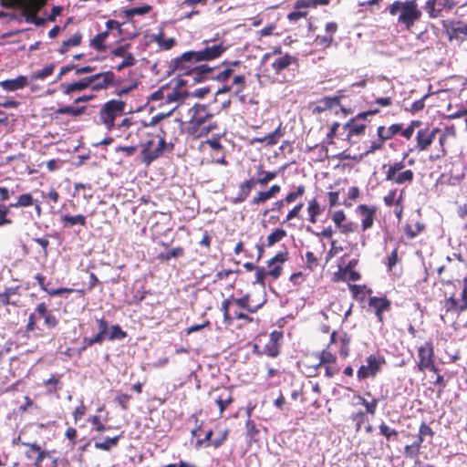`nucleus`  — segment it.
Wrapping results in <instances>:
<instances>
[{
	"label": "nucleus",
	"mask_w": 467,
	"mask_h": 467,
	"mask_svg": "<svg viewBox=\"0 0 467 467\" xmlns=\"http://www.w3.org/2000/svg\"><path fill=\"white\" fill-rule=\"evenodd\" d=\"M206 47L199 51H188L174 60L175 70L179 75L188 76L194 81L209 74L212 69L206 66L195 67L192 63L208 61L221 57L227 49L223 43L211 40L204 41Z\"/></svg>",
	"instance_id": "f257e3e1"
},
{
	"label": "nucleus",
	"mask_w": 467,
	"mask_h": 467,
	"mask_svg": "<svg viewBox=\"0 0 467 467\" xmlns=\"http://www.w3.org/2000/svg\"><path fill=\"white\" fill-rule=\"evenodd\" d=\"M213 114L207 105L195 104L188 110V133L195 138L207 136L218 129Z\"/></svg>",
	"instance_id": "f03ea898"
},
{
	"label": "nucleus",
	"mask_w": 467,
	"mask_h": 467,
	"mask_svg": "<svg viewBox=\"0 0 467 467\" xmlns=\"http://www.w3.org/2000/svg\"><path fill=\"white\" fill-rule=\"evenodd\" d=\"M389 12L391 16H396L398 23L404 25L407 29H410L421 16L415 0L395 1L389 6Z\"/></svg>",
	"instance_id": "7ed1b4c3"
},
{
	"label": "nucleus",
	"mask_w": 467,
	"mask_h": 467,
	"mask_svg": "<svg viewBox=\"0 0 467 467\" xmlns=\"http://www.w3.org/2000/svg\"><path fill=\"white\" fill-rule=\"evenodd\" d=\"M5 6H17L26 14V22L37 26L45 24V19L36 16L38 10L45 5V0H4Z\"/></svg>",
	"instance_id": "20e7f679"
},
{
	"label": "nucleus",
	"mask_w": 467,
	"mask_h": 467,
	"mask_svg": "<svg viewBox=\"0 0 467 467\" xmlns=\"http://www.w3.org/2000/svg\"><path fill=\"white\" fill-rule=\"evenodd\" d=\"M125 110V103L121 100L111 99L106 102L99 111V121L108 130L115 127V119Z\"/></svg>",
	"instance_id": "39448f33"
},
{
	"label": "nucleus",
	"mask_w": 467,
	"mask_h": 467,
	"mask_svg": "<svg viewBox=\"0 0 467 467\" xmlns=\"http://www.w3.org/2000/svg\"><path fill=\"white\" fill-rule=\"evenodd\" d=\"M271 60L270 67L274 73L279 74L296 62V58L289 54H283L280 49L274 50L263 56L262 61Z\"/></svg>",
	"instance_id": "423d86ee"
},
{
	"label": "nucleus",
	"mask_w": 467,
	"mask_h": 467,
	"mask_svg": "<svg viewBox=\"0 0 467 467\" xmlns=\"http://www.w3.org/2000/svg\"><path fill=\"white\" fill-rule=\"evenodd\" d=\"M27 450L26 451L28 459L35 461L36 467H57L56 461L47 451H43L36 443H23Z\"/></svg>",
	"instance_id": "0eeeda50"
},
{
	"label": "nucleus",
	"mask_w": 467,
	"mask_h": 467,
	"mask_svg": "<svg viewBox=\"0 0 467 467\" xmlns=\"http://www.w3.org/2000/svg\"><path fill=\"white\" fill-rule=\"evenodd\" d=\"M385 364V358L379 355L368 356L365 363L359 367L357 371V377L359 380L368 378H375L381 370L382 366Z\"/></svg>",
	"instance_id": "6e6552de"
},
{
	"label": "nucleus",
	"mask_w": 467,
	"mask_h": 467,
	"mask_svg": "<svg viewBox=\"0 0 467 467\" xmlns=\"http://www.w3.org/2000/svg\"><path fill=\"white\" fill-rule=\"evenodd\" d=\"M441 304L445 309L446 314H461L467 310V276L462 280V291L461 294V298H456L454 296H451L448 298H445Z\"/></svg>",
	"instance_id": "1a4fd4ad"
},
{
	"label": "nucleus",
	"mask_w": 467,
	"mask_h": 467,
	"mask_svg": "<svg viewBox=\"0 0 467 467\" xmlns=\"http://www.w3.org/2000/svg\"><path fill=\"white\" fill-rule=\"evenodd\" d=\"M434 351L433 345L431 342H425L418 348V361L417 366L420 371H425L427 369L437 372L433 360Z\"/></svg>",
	"instance_id": "9d476101"
},
{
	"label": "nucleus",
	"mask_w": 467,
	"mask_h": 467,
	"mask_svg": "<svg viewBox=\"0 0 467 467\" xmlns=\"http://www.w3.org/2000/svg\"><path fill=\"white\" fill-rule=\"evenodd\" d=\"M165 144L164 137H160L157 143H155L154 140H147L142 144L141 154L143 161L149 164L153 160L160 157L164 150Z\"/></svg>",
	"instance_id": "9b49d317"
},
{
	"label": "nucleus",
	"mask_w": 467,
	"mask_h": 467,
	"mask_svg": "<svg viewBox=\"0 0 467 467\" xmlns=\"http://www.w3.org/2000/svg\"><path fill=\"white\" fill-rule=\"evenodd\" d=\"M440 131L438 128L435 129H421L416 134V146L415 150L418 151L427 150L432 144L436 134Z\"/></svg>",
	"instance_id": "f8f14e48"
},
{
	"label": "nucleus",
	"mask_w": 467,
	"mask_h": 467,
	"mask_svg": "<svg viewBox=\"0 0 467 467\" xmlns=\"http://www.w3.org/2000/svg\"><path fill=\"white\" fill-rule=\"evenodd\" d=\"M332 221L339 232L344 234L354 233L358 228L357 223L347 220L346 214L342 210L336 211L332 214Z\"/></svg>",
	"instance_id": "ddd939ff"
},
{
	"label": "nucleus",
	"mask_w": 467,
	"mask_h": 467,
	"mask_svg": "<svg viewBox=\"0 0 467 467\" xmlns=\"http://www.w3.org/2000/svg\"><path fill=\"white\" fill-rule=\"evenodd\" d=\"M357 213H358L361 217L362 231L365 232L373 226L376 215L375 207L360 204L357 207Z\"/></svg>",
	"instance_id": "4468645a"
},
{
	"label": "nucleus",
	"mask_w": 467,
	"mask_h": 467,
	"mask_svg": "<svg viewBox=\"0 0 467 467\" xmlns=\"http://www.w3.org/2000/svg\"><path fill=\"white\" fill-rule=\"evenodd\" d=\"M92 79L89 77L83 78L73 83H62L59 86L60 91L65 95H70L73 92H80L91 86Z\"/></svg>",
	"instance_id": "2eb2a0df"
},
{
	"label": "nucleus",
	"mask_w": 467,
	"mask_h": 467,
	"mask_svg": "<svg viewBox=\"0 0 467 467\" xmlns=\"http://www.w3.org/2000/svg\"><path fill=\"white\" fill-rule=\"evenodd\" d=\"M186 96H187V92L181 88H176L171 89V88L166 87V91L164 94V97H165L164 101L168 104H175L172 107V109L170 110V113H171L176 109V107L178 106L179 103L183 101V99L186 98Z\"/></svg>",
	"instance_id": "dca6fc26"
},
{
	"label": "nucleus",
	"mask_w": 467,
	"mask_h": 467,
	"mask_svg": "<svg viewBox=\"0 0 467 467\" xmlns=\"http://www.w3.org/2000/svg\"><path fill=\"white\" fill-rule=\"evenodd\" d=\"M89 78L92 79L91 86L93 90L105 88L114 81V74L111 71L95 74Z\"/></svg>",
	"instance_id": "f3484780"
},
{
	"label": "nucleus",
	"mask_w": 467,
	"mask_h": 467,
	"mask_svg": "<svg viewBox=\"0 0 467 467\" xmlns=\"http://www.w3.org/2000/svg\"><path fill=\"white\" fill-rule=\"evenodd\" d=\"M286 260L285 253H279L271 258L267 265L269 267V271L267 275L272 276L274 279H276L280 276L282 271V265Z\"/></svg>",
	"instance_id": "a211bd4d"
},
{
	"label": "nucleus",
	"mask_w": 467,
	"mask_h": 467,
	"mask_svg": "<svg viewBox=\"0 0 467 467\" xmlns=\"http://www.w3.org/2000/svg\"><path fill=\"white\" fill-rule=\"evenodd\" d=\"M446 32L451 39H463L467 37V25L461 22H451L446 25Z\"/></svg>",
	"instance_id": "6ab92c4d"
},
{
	"label": "nucleus",
	"mask_w": 467,
	"mask_h": 467,
	"mask_svg": "<svg viewBox=\"0 0 467 467\" xmlns=\"http://www.w3.org/2000/svg\"><path fill=\"white\" fill-rule=\"evenodd\" d=\"M369 307L373 308L379 321H382V314L388 311L390 302L385 297L371 296L368 300Z\"/></svg>",
	"instance_id": "aec40b11"
},
{
	"label": "nucleus",
	"mask_w": 467,
	"mask_h": 467,
	"mask_svg": "<svg viewBox=\"0 0 467 467\" xmlns=\"http://www.w3.org/2000/svg\"><path fill=\"white\" fill-rule=\"evenodd\" d=\"M37 318H44L45 325L47 327H55L57 325V320L51 313L47 311L45 303H40L35 309Z\"/></svg>",
	"instance_id": "412c9836"
},
{
	"label": "nucleus",
	"mask_w": 467,
	"mask_h": 467,
	"mask_svg": "<svg viewBox=\"0 0 467 467\" xmlns=\"http://www.w3.org/2000/svg\"><path fill=\"white\" fill-rule=\"evenodd\" d=\"M339 344V353L343 358L348 356L350 337L347 334L337 336L336 332L331 334V344Z\"/></svg>",
	"instance_id": "4be33fe9"
},
{
	"label": "nucleus",
	"mask_w": 467,
	"mask_h": 467,
	"mask_svg": "<svg viewBox=\"0 0 467 467\" xmlns=\"http://www.w3.org/2000/svg\"><path fill=\"white\" fill-rule=\"evenodd\" d=\"M27 78L24 76H19L14 79L0 81V87L8 91H15L23 88L24 87L27 86Z\"/></svg>",
	"instance_id": "5701e85b"
},
{
	"label": "nucleus",
	"mask_w": 467,
	"mask_h": 467,
	"mask_svg": "<svg viewBox=\"0 0 467 467\" xmlns=\"http://www.w3.org/2000/svg\"><path fill=\"white\" fill-rule=\"evenodd\" d=\"M414 178L411 170H405L403 171L396 172L394 174H386V180L393 182L397 184H405L412 182Z\"/></svg>",
	"instance_id": "b1692460"
},
{
	"label": "nucleus",
	"mask_w": 467,
	"mask_h": 467,
	"mask_svg": "<svg viewBox=\"0 0 467 467\" xmlns=\"http://www.w3.org/2000/svg\"><path fill=\"white\" fill-rule=\"evenodd\" d=\"M402 129L401 124H392L389 128H385L384 126H379L377 130L378 137L381 138L384 141L391 139L397 133H399Z\"/></svg>",
	"instance_id": "393cba45"
},
{
	"label": "nucleus",
	"mask_w": 467,
	"mask_h": 467,
	"mask_svg": "<svg viewBox=\"0 0 467 467\" xmlns=\"http://www.w3.org/2000/svg\"><path fill=\"white\" fill-rule=\"evenodd\" d=\"M322 213H323V209L321 208L317 198H313L308 201L307 213H308V221L310 223H316L317 222V217Z\"/></svg>",
	"instance_id": "a878e982"
},
{
	"label": "nucleus",
	"mask_w": 467,
	"mask_h": 467,
	"mask_svg": "<svg viewBox=\"0 0 467 467\" xmlns=\"http://www.w3.org/2000/svg\"><path fill=\"white\" fill-rule=\"evenodd\" d=\"M215 402L219 407L220 414L233 402L232 393L228 389H223L215 399Z\"/></svg>",
	"instance_id": "bb28decb"
},
{
	"label": "nucleus",
	"mask_w": 467,
	"mask_h": 467,
	"mask_svg": "<svg viewBox=\"0 0 467 467\" xmlns=\"http://www.w3.org/2000/svg\"><path fill=\"white\" fill-rule=\"evenodd\" d=\"M61 221L63 223V226L66 228L72 227L77 224H79L82 226L86 225V217L82 214H78V215L66 214V215L62 216Z\"/></svg>",
	"instance_id": "cd10ccee"
},
{
	"label": "nucleus",
	"mask_w": 467,
	"mask_h": 467,
	"mask_svg": "<svg viewBox=\"0 0 467 467\" xmlns=\"http://www.w3.org/2000/svg\"><path fill=\"white\" fill-rule=\"evenodd\" d=\"M345 129L348 130V136H359L364 134L366 130V124L358 123L354 119L349 120L346 125Z\"/></svg>",
	"instance_id": "c85d7f7f"
},
{
	"label": "nucleus",
	"mask_w": 467,
	"mask_h": 467,
	"mask_svg": "<svg viewBox=\"0 0 467 467\" xmlns=\"http://www.w3.org/2000/svg\"><path fill=\"white\" fill-rule=\"evenodd\" d=\"M360 278L359 273L353 270L351 267L347 266L343 270H340L337 274H336L337 280H350L357 281Z\"/></svg>",
	"instance_id": "c756f323"
},
{
	"label": "nucleus",
	"mask_w": 467,
	"mask_h": 467,
	"mask_svg": "<svg viewBox=\"0 0 467 467\" xmlns=\"http://www.w3.org/2000/svg\"><path fill=\"white\" fill-rule=\"evenodd\" d=\"M265 302V301L264 300L263 302H261L255 306H251L250 305V297L248 295H245L244 296H243L241 298L234 299V303L237 306L247 309L251 313L256 312L264 305Z\"/></svg>",
	"instance_id": "7c9ffc66"
},
{
	"label": "nucleus",
	"mask_w": 467,
	"mask_h": 467,
	"mask_svg": "<svg viewBox=\"0 0 467 467\" xmlns=\"http://www.w3.org/2000/svg\"><path fill=\"white\" fill-rule=\"evenodd\" d=\"M341 96L336 97H325L319 101V105L317 107L318 111L331 109L334 106H337L340 103Z\"/></svg>",
	"instance_id": "2f4dec72"
},
{
	"label": "nucleus",
	"mask_w": 467,
	"mask_h": 467,
	"mask_svg": "<svg viewBox=\"0 0 467 467\" xmlns=\"http://www.w3.org/2000/svg\"><path fill=\"white\" fill-rule=\"evenodd\" d=\"M358 400V403L363 405L366 408V412L371 415H375L377 407L379 404V400L374 398L371 401L366 400L363 397L360 395H357L354 397Z\"/></svg>",
	"instance_id": "473e14b6"
},
{
	"label": "nucleus",
	"mask_w": 467,
	"mask_h": 467,
	"mask_svg": "<svg viewBox=\"0 0 467 467\" xmlns=\"http://www.w3.org/2000/svg\"><path fill=\"white\" fill-rule=\"evenodd\" d=\"M286 236V231L282 228L275 229L266 239V245L273 246L275 244L280 242Z\"/></svg>",
	"instance_id": "72a5a7b5"
},
{
	"label": "nucleus",
	"mask_w": 467,
	"mask_h": 467,
	"mask_svg": "<svg viewBox=\"0 0 467 467\" xmlns=\"http://www.w3.org/2000/svg\"><path fill=\"white\" fill-rule=\"evenodd\" d=\"M34 199L31 193H24L17 197L16 202L10 203L9 207L12 208H20V207H29L33 205Z\"/></svg>",
	"instance_id": "f704fd0d"
},
{
	"label": "nucleus",
	"mask_w": 467,
	"mask_h": 467,
	"mask_svg": "<svg viewBox=\"0 0 467 467\" xmlns=\"http://www.w3.org/2000/svg\"><path fill=\"white\" fill-rule=\"evenodd\" d=\"M85 109H86L85 107L75 108V107H71V106H65V107H61V108L57 109L55 111V114L56 115L69 114L71 116L78 117L85 111Z\"/></svg>",
	"instance_id": "c9c22d12"
},
{
	"label": "nucleus",
	"mask_w": 467,
	"mask_h": 467,
	"mask_svg": "<svg viewBox=\"0 0 467 467\" xmlns=\"http://www.w3.org/2000/svg\"><path fill=\"white\" fill-rule=\"evenodd\" d=\"M54 69H55V65L52 63L48 64V65L45 66L42 69L33 72L31 75V78L33 80L45 79L46 78H47L48 76H50L53 73Z\"/></svg>",
	"instance_id": "e433bc0d"
},
{
	"label": "nucleus",
	"mask_w": 467,
	"mask_h": 467,
	"mask_svg": "<svg viewBox=\"0 0 467 467\" xmlns=\"http://www.w3.org/2000/svg\"><path fill=\"white\" fill-rule=\"evenodd\" d=\"M109 36L108 31L98 34L91 41V46L99 51L105 49V41Z\"/></svg>",
	"instance_id": "4c0bfd02"
},
{
	"label": "nucleus",
	"mask_w": 467,
	"mask_h": 467,
	"mask_svg": "<svg viewBox=\"0 0 467 467\" xmlns=\"http://www.w3.org/2000/svg\"><path fill=\"white\" fill-rule=\"evenodd\" d=\"M126 332H124L119 325L112 326L110 328H109L107 333V337L109 340L122 339L126 337Z\"/></svg>",
	"instance_id": "58836bf2"
},
{
	"label": "nucleus",
	"mask_w": 467,
	"mask_h": 467,
	"mask_svg": "<svg viewBox=\"0 0 467 467\" xmlns=\"http://www.w3.org/2000/svg\"><path fill=\"white\" fill-rule=\"evenodd\" d=\"M119 439V436H115L113 438H108L104 441L95 442L94 446H95V448L99 449V450L109 451L112 447L117 445Z\"/></svg>",
	"instance_id": "ea45409f"
},
{
	"label": "nucleus",
	"mask_w": 467,
	"mask_h": 467,
	"mask_svg": "<svg viewBox=\"0 0 467 467\" xmlns=\"http://www.w3.org/2000/svg\"><path fill=\"white\" fill-rule=\"evenodd\" d=\"M284 135V132L281 129V124L271 133L265 136V139L266 140L267 145H275L278 142L280 138Z\"/></svg>",
	"instance_id": "a19ab883"
},
{
	"label": "nucleus",
	"mask_w": 467,
	"mask_h": 467,
	"mask_svg": "<svg viewBox=\"0 0 467 467\" xmlns=\"http://www.w3.org/2000/svg\"><path fill=\"white\" fill-rule=\"evenodd\" d=\"M15 295V288H7L5 292L0 293V303L4 306L16 305V301L12 299V296Z\"/></svg>",
	"instance_id": "79ce46f5"
},
{
	"label": "nucleus",
	"mask_w": 467,
	"mask_h": 467,
	"mask_svg": "<svg viewBox=\"0 0 467 467\" xmlns=\"http://www.w3.org/2000/svg\"><path fill=\"white\" fill-rule=\"evenodd\" d=\"M306 192V188L304 185H299L296 188L295 191L290 192L285 198V203L294 202L299 197H302Z\"/></svg>",
	"instance_id": "37998d69"
},
{
	"label": "nucleus",
	"mask_w": 467,
	"mask_h": 467,
	"mask_svg": "<svg viewBox=\"0 0 467 467\" xmlns=\"http://www.w3.org/2000/svg\"><path fill=\"white\" fill-rule=\"evenodd\" d=\"M258 174L260 177L257 179V183L261 185H266L270 181L274 180L277 176L276 171H260Z\"/></svg>",
	"instance_id": "c03bdc74"
},
{
	"label": "nucleus",
	"mask_w": 467,
	"mask_h": 467,
	"mask_svg": "<svg viewBox=\"0 0 467 467\" xmlns=\"http://www.w3.org/2000/svg\"><path fill=\"white\" fill-rule=\"evenodd\" d=\"M124 128H127L130 130V132L127 135V138H129V136L131 134L132 131L139 130V127H138L137 123L134 122L131 118L123 119L122 121L120 122V124L118 125V130H121Z\"/></svg>",
	"instance_id": "a18cd8bd"
},
{
	"label": "nucleus",
	"mask_w": 467,
	"mask_h": 467,
	"mask_svg": "<svg viewBox=\"0 0 467 467\" xmlns=\"http://www.w3.org/2000/svg\"><path fill=\"white\" fill-rule=\"evenodd\" d=\"M436 0H428L424 5V10L432 18L439 16L441 10L435 7Z\"/></svg>",
	"instance_id": "49530a36"
},
{
	"label": "nucleus",
	"mask_w": 467,
	"mask_h": 467,
	"mask_svg": "<svg viewBox=\"0 0 467 467\" xmlns=\"http://www.w3.org/2000/svg\"><path fill=\"white\" fill-rule=\"evenodd\" d=\"M422 230H423V225L419 223H416L414 224H408L405 228L407 236H409L410 238L415 237Z\"/></svg>",
	"instance_id": "de8ad7c7"
},
{
	"label": "nucleus",
	"mask_w": 467,
	"mask_h": 467,
	"mask_svg": "<svg viewBox=\"0 0 467 467\" xmlns=\"http://www.w3.org/2000/svg\"><path fill=\"white\" fill-rule=\"evenodd\" d=\"M383 144L384 140L379 137L378 140L370 141L369 144L367 146L365 155L371 154L376 150H380L383 147Z\"/></svg>",
	"instance_id": "09e8293b"
},
{
	"label": "nucleus",
	"mask_w": 467,
	"mask_h": 467,
	"mask_svg": "<svg viewBox=\"0 0 467 467\" xmlns=\"http://www.w3.org/2000/svg\"><path fill=\"white\" fill-rule=\"evenodd\" d=\"M136 59L133 57L132 54H128L127 56L123 57V60L117 66H115V68L118 71L122 70L124 67H131L135 64Z\"/></svg>",
	"instance_id": "8fccbe9b"
},
{
	"label": "nucleus",
	"mask_w": 467,
	"mask_h": 467,
	"mask_svg": "<svg viewBox=\"0 0 467 467\" xmlns=\"http://www.w3.org/2000/svg\"><path fill=\"white\" fill-rule=\"evenodd\" d=\"M264 352L271 358H275V357L278 356L279 344L271 343L268 341L265 346Z\"/></svg>",
	"instance_id": "3c124183"
},
{
	"label": "nucleus",
	"mask_w": 467,
	"mask_h": 467,
	"mask_svg": "<svg viewBox=\"0 0 467 467\" xmlns=\"http://www.w3.org/2000/svg\"><path fill=\"white\" fill-rule=\"evenodd\" d=\"M150 10V5H143V6H140V7H134V8H130L129 10H127L125 13H126V16H143L145 14H148Z\"/></svg>",
	"instance_id": "603ef678"
},
{
	"label": "nucleus",
	"mask_w": 467,
	"mask_h": 467,
	"mask_svg": "<svg viewBox=\"0 0 467 467\" xmlns=\"http://www.w3.org/2000/svg\"><path fill=\"white\" fill-rule=\"evenodd\" d=\"M8 213L9 207L0 204V226L12 223V220L7 217Z\"/></svg>",
	"instance_id": "864d4df0"
},
{
	"label": "nucleus",
	"mask_w": 467,
	"mask_h": 467,
	"mask_svg": "<svg viewBox=\"0 0 467 467\" xmlns=\"http://www.w3.org/2000/svg\"><path fill=\"white\" fill-rule=\"evenodd\" d=\"M272 196L270 195V193L268 192V191H265V192H259L252 200V204L254 205H258V204H261L265 202H266L267 200L271 199Z\"/></svg>",
	"instance_id": "5fc2aeb1"
},
{
	"label": "nucleus",
	"mask_w": 467,
	"mask_h": 467,
	"mask_svg": "<svg viewBox=\"0 0 467 467\" xmlns=\"http://www.w3.org/2000/svg\"><path fill=\"white\" fill-rule=\"evenodd\" d=\"M81 41V35L75 34L72 36H70L67 40L63 42V51H65L69 47H76L80 44Z\"/></svg>",
	"instance_id": "6e6d98bb"
},
{
	"label": "nucleus",
	"mask_w": 467,
	"mask_h": 467,
	"mask_svg": "<svg viewBox=\"0 0 467 467\" xmlns=\"http://www.w3.org/2000/svg\"><path fill=\"white\" fill-rule=\"evenodd\" d=\"M337 26L334 22H329L326 25V31L329 34V36H325L323 40L327 44H330L333 40L332 35L337 31Z\"/></svg>",
	"instance_id": "4d7b16f0"
},
{
	"label": "nucleus",
	"mask_w": 467,
	"mask_h": 467,
	"mask_svg": "<svg viewBox=\"0 0 467 467\" xmlns=\"http://www.w3.org/2000/svg\"><path fill=\"white\" fill-rule=\"evenodd\" d=\"M379 431L380 434L385 436L388 440H389L391 436H395L398 434V432L394 429L389 428L385 423L379 425Z\"/></svg>",
	"instance_id": "13d9d810"
},
{
	"label": "nucleus",
	"mask_w": 467,
	"mask_h": 467,
	"mask_svg": "<svg viewBox=\"0 0 467 467\" xmlns=\"http://www.w3.org/2000/svg\"><path fill=\"white\" fill-rule=\"evenodd\" d=\"M250 194V192L247 191L244 187H243L241 184L239 186V191L237 196L234 199V203H241L243 202Z\"/></svg>",
	"instance_id": "bf43d9fd"
},
{
	"label": "nucleus",
	"mask_w": 467,
	"mask_h": 467,
	"mask_svg": "<svg viewBox=\"0 0 467 467\" xmlns=\"http://www.w3.org/2000/svg\"><path fill=\"white\" fill-rule=\"evenodd\" d=\"M88 421L92 424L93 429L99 432H101L106 430L104 424H102L98 416H91L88 419Z\"/></svg>",
	"instance_id": "052dcab7"
},
{
	"label": "nucleus",
	"mask_w": 467,
	"mask_h": 467,
	"mask_svg": "<svg viewBox=\"0 0 467 467\" xmlns=\"http://www.w3.org/2000/svg\"><path fill=\"white\" fill-rule=\"evenodd\" d=\"M405 165L403 161L395 162L389 166L386 174H394L396 172L403 171Z\"/></svg>",
	"instance_id": "680f3d73"
},
{
	"label": "nucleus",
	"mask_w": 467,
	"mask_h": 467,
	"mask_svg": "<svg viewBox=\"0 0 467 467\" xmlns=\"http://www.w3.org/2000/svg\"><path fill=\"white\" fill-rule=\"evenodd\" d=\"M304 204L302 202L296 205L292 210L289 211V213L286 215L285 220L291 221L294 218H296L299 215L300 211L302 210Z\"/></svg>",
	"instance_id": "e2e57ef3"
},
{
	"label": "nucleus",
	"mask_w": 467,
	"mask_h": 467,
	"mask_svg": "<svg viewBox=\"0 0 467 467\" xmlns=\"http://www.w3.org/2000/svg\"><path fill=\"white\" fill-rule=\"evenodd\" d=\"M396 194H397V190H391L384 197V202L387 206H392L395 203L397 204Z\"/></svg>",
	"instance_id": "0e129e2a"
},
{
	"label": "nucleus",
	"mask_w": 467,
	"mask_h": 467,
	"mask_svg": "<svg viewBox=\"0 0 467 467\" xmlns=\"http://www.w3.org/2000/svg\"><path fill=\"white\" fill-rule=\"evenodd\" d=\"M183 254V250L182 248H173L171 250H170L169 252H167L165 254H162L161 256L165 259V260H170L171 258H173V257H179L181 255H182Z\"/></svg>",
	"instance_id": "69168bd1"
},
{
	"label": "nucleus",
	"mask_w": 467,
	"mask_h": 467,
	"mask_svg": "<svg viewBox=\"0 0 467 467\" xmlns=\"http://www.w3.org/2000/svg\"><path fill=\"white\" fill-rule=\"evenodd\" d=\"M433 431L431 429V427H429L427 424H425L424 422L420 425V430H419V437H421L423 440H424V437L425 436H430V437H432L433 436Z\"/></svg>",
	"instance_id": "338daca9"
},
{
	"label": "nucleus",
	"mask_w": 467,
	"mask_h": 467,
	"mask_svg": "<svg viewBox=\"0 0 467 467\" xmlns=\"http://www.w3.org/2000/svg\"><path fill=\"white\" fill-rule=\"evenodd\" d=\"M85 413H86V407L84 406L83 401H81L80 405L78 406L73 412V417H74L75 421H78V420H80L85 415Z\"/></svg>",
	"instance_id": "774afa93"
}]
</instances>
